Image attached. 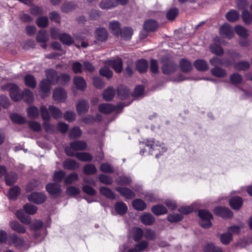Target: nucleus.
Returning a JSON list of instances; mask_svg holds the SVG:
<instances>
[{
    "instance_id": "nucleus-59",
    "label": "nucleus",
    "mask_w": 252,
    "mask_h": 252,
    "mask_svg": "<svg viewBox=\"0 0 252 252\" xmlns=\"http://www.w3.org/2000/svg\"><path fill=\"white\" fill-rule=\"evenodd\" d=\"M211 51L217 55L221 56L223 53L222 48L216 43L212 44L210 46Z\"/></svg>"
},
{
    "instance_id": "nucleus-45",
    "label": "nucleus",
    "mask_w": 252,
    "mask_h": 252,
    "mask_svg": "<svg viewBox=\"0 0 252 252\" xmlns=\"http://www.w3.org/2000/svg\"><path fill=\"white\" fill-rule=\"evenodd\" d=\"M250 63L247 61H240L234 64V68L238 70H245L250 67Z\"/></svg>"
},
{
    "instance_id": "nucleus-7",
    "label": "nucleus",
    "mask_w": 252,
    "mask_h": 252,
    "mask_svg": "<svg viewBox=\"0 0 252 252\" xmlns=\"http://www.w3.org/2000/svg\"><path fill=\"white\" fill-rule=\"evenodd\" d=\"M214 211L215 213L223 218H229L232 216V213L228 208L218 207L214 209Z\"/></svg>"
},
{
    "instance_id": "nucleus-64",
    "label": "nucleus",
    "mask_w": 252,
    "mask_h": 252,
    "mask_svg": "<svg viewBox=\"0 0 252 252\" xmlns=\"http://www.w3.org/2000/svg\"><path fill=\"white\" fill-rule=\"evenodd\" d=\"M36 24L40 28L46 27L48 25V19L47 17H40L36 21Z\"/></svg>"
},
{
    "instance_id": "nucleus-43",
    "label": "nucleus",
    "mask_w": 252,
    "mask_h": 252,
    "mask_svg": "<svg viewBox=\"0 0 252 252\" xmlns=\"http://www.w3.org/2000/svg\"><path fill=\"white\" fill-rule=\"evenodd\" d=\"M60 40L64 44L70 45L73 43V39L69 34L64 33L60 36Z\"/></svg>"
},
{
    "instance_id": "nucleus-22",
    "label": "nucleus",
    "mask_w": 252,
    "mask_h": 252,
    "mask_svg": "<svg viewBox=\"0 0 252 252\" xmlns=\"http://www.w3.org/2000/svg\"><path fill=\"white\" fill-rule=\"evenodd\" d=\"M132 238L135 242H139L144 235L143 230L139 227H134L132 229Z\"/></svg>"
},
{
    "instance_id": "nucleus-26",
    "label": "nucleus",
    "mask_w": 252,
    "mask_h": 252,
    "mask_svg": "<svg viewBox=\"0 0 252 252\" xmlns=\"http://www.w3.org/2000/svg\"><path fill=\"white\" fill-rule=\"evenodd\" d=\"M36 39L39 43H46L49 40V36L46 31L40 30L38 31Z\"/></svg>"
},
{
    "instance_id": "nucleus-55",
    "label": "nucleus",
    "mask_w": 252,
    "mask_h": 252,
    "mask_svg": "<svg viewBox=\"0 0 252 252\" xmlns=\"http://www.w3.org/2000/svg\"><path fill=\"white\" fill-rule=\"evenodd\" d=\"M179 13V10L177 8H172L170 9L166 13V18L168 20L172 21L177 17Z\"/></svg>"
},
{
    "instance_id": "nucleus-52",
    "label": "nucleus",
    "mask_w": 252,
    "mask_h": 252,
    "mask_svg": "<svg viewBox=\"0 0 252 252\" xmlns=\"http://www.w3.org/2000/svg\"><path fill=\"white\" fill-rule=\"evenodd\" d=\"M204 252H222V249L214 246L213 244L206 245L203 249Z\"/></svg>"
},
{
    "instance_id": "nucleus-14",
    "label": "nucleus",
    "mask_w": 252,
    "mask_h": 252,
    "mask_svg": "<svg viewBox=\"0 0 252 252\" xmlns=\"http://www.w3.org/2000/svg\"><path fill=\"white\" fill-rule=\"evenodd\" d=\"M109 65L112 67L117 73H120L123 68V62L121 58L109 61Z\"/></svg>"
},
{
    "instance_id": "nucleus-19",
    "label": "nucleus",
    "mask_w": 252,
    "mask_h": 252,
    "mask_svg": "<svg viewBox=\"0 0 252 252\" xmlns=\"http://www.w3.org/2000/svg\"><path fill=\"white\" fill-rule=\"evenodd\" d=\"M109 29L112 33L116 35H119L120 34L121 29L120 23L118 21H113L109 23Z\"/></svg>"
},
{
    "instance_id": "nucleus-33",
    "label": "nucleus",
    "mask_w": 252,
    "mask_h": 252,
    "mask_svg": "<svg viewBox=\"0 0 252 252\" xmlns=\"http://www.w3.org/2000/svg\"><path fill=\"white\" fill-rule=\"evenodd\" d=\"M194 65L199 71H204L208 68L207 63L203 60H196L194 63Z\"/></svg>"
},
{
    "instance_id": "nucleus-39",
    "label": "nucleus",
    "mask_w": 252,
    "mask_h": 252,
    "mask_svg": "<svg viewBox=\"0 0 252 252\" xmlns=\"http://www.w3.org/2000/svg\"><path fill=\"white\" fill-rule=\"evenodd\" d=\"M10 227L12 230L19 233H24L26 231V228L16 221L10 222Z\"/></svg>"
},
{
    "instance_id": "nucleus-61",
    "label": "nucleus",
    "mask_w": 252,
    "mask_h": 252,
    "mask_svg": "<svg viewBox=\"0 0 252 252\" xmlns=\"http://www.w3.org/2000/svg\"><path fill=\"white\" fill-rule=\"evenodd\" d=\"M20 193V188L17 186L11 188L9 191V198L10 199H15Z\"/></svg>"
},
{
    "instance_id": "nucleus-25",
    "label": "nucleus",
    "mask_w": 252,
    "mask_h": 252,
    "mask_svg": "<svg viewBox=\"0 0 252 252\" xmlns=\"http://www.w3.org/2000/svg\"><path fill=\"white\" fill-rule=\"evenodd\" d=\"M243 200L240 197H234L229 200V204L231 207L235 210H238L242 205Z\"/></svg>"
},
{
    "instance_id": "nucleus-29",
    "label": "nucleus",
    "mask_w": 252,
    "mask_h": 252,
    "mask_svg": "<svg viewBox=\"0 0 252 252\" xmlns=\"http://www.w3.org/2000/svg\"><path fill=\"white\" fill-rule=\"evenodd\" d=\"M148 67V62L146 60L142 59L137 61L136 63V69L140 73L145 72Z\"/></svg>"
},
{
    "instance_id": "nucleus-54",
    "label": "nucleus",
    "mask_w": 252,
    "mask_h": 252,
    "mask_svg": "<svg viewBox=\"0 0 252 252\" xmlns=\"http://www.w3.org/2000/svg\"><path fill=\"white\" fill-rule=\"evenodd\" d=\"M81 133V130L79 127H74L70 130L69 133V137L70 139L77 138L80 137Z\"/></svg>"
},
{
    "instance_id": "nucleus-47",
    "label": "nucleus",
    "mask_w": 252,
    "mask_h": 252,
    "mask_svg": "<svg viewBox=\"0 0 252 252\" xmlns=\"http://www.w3.org/2000/svg\"><path fill=\"white\" fill-rule=\"evenodd\" d=\"M102 9H110L116 6V3L113 0H102L99 3Z\"/></svg>"
},
{
    "instance_id": "nucleus-28",
    "label": "nucleus",
    "mask_w": 252,
    "mask_h": 252,
    "mask_svg": "<svg viewBox=\"0 0 252 252\" xmlns=\"http://www.w3.org/2000/svg\"><path fill=\"white\" fill-rule=\"evenodd\" d=\"M144 29L147 32L155 31L158 27L157 22L153 20H149L144 24Z\"/></svg>"
},
{
    "instance_id": "nucleus-21",
    "label": "nucleus",
    "mask_w": 252,
    "mask_h": 252,
    "mask_svg": "<svg viewBox=\"0 0 252 252\" xmlns=\"http://www.w3.org/2000/svg\"><path fill=\"white\" fill-rule=\"evenodd\" d=\"M71 149L75 151H82L86 149L87 144L83 141H75L70 143Z\"/></svg>"
},
{
    "instance_id": "nucleus-8",
    "label": "nucleus",
    "mask_w": 252,
    "mask_h": 252,
    "mask_svg": "<svg viewBox=\"0 0 252 252\" xmlns=\"http://www.w3.org/2000/svg\"><path fill=\"white\" fill-rule=\"evenodd\" d=\"M116 189L126 199H131L135 196V193L127 188L117 187Z\"/></svg>"
},
{
    "instance_id": "nucleus-49",
    "label": "nucleus",
    "mask_w": 252,
    "mask_h": 252,
    "mask_svg": "<svg viewBox=\"0 0 252 252\" xmlns=\"http://www.w3.org/2000/svg\"><path fill=\"white\" fill-rule=\"evenodd\" d=\"M10 241L16 247H19L23 245L25 242L23 238L19 237L16 234L11 235Z\"/></svg>"
},
{
    "instance_id": "nucleus-9",
    "label": "nucleus",
    "mask_w": 252,
    "mask_h": 252,
    "mask_svg": "<svg viewBox=\"0 0 252 252\" xmlns=\"http://www.w3.org/2000/svg\"><path fill=\"white\" fill-rule=\"evenodd\" d=\"M94 35L95 38L99 41L104 42L108 38L107 30L103 28H99L96 29Z\"/></svg>"
},
{
    "instance_id": "nucleus-3",
    "label": "nucleus",
    "mask_w": 252,
    "mask_h": 252,
    "mask_svg": "<svg viewBox=\"0 0 252 252\" xmlns=\"http://www.w3.org/2000/svg\"><path fill=\"white\" fill-rule=\"evenodd\" d=\"M6 89L9 91V94L12 99L15 101H18L22 99L18 87L15 84H8L6 87Z\"/></svg>"
},
{
    "instance_id": "nucleus-2",
    "label": "nucleus",
    "mask_w": 252,
    "mask_h": 252,
    "mask_svg": "<svg viewBox=\"0 0 252 252\" xmlns=\"http://www.w3.org/2000/svg\"><path fill=\"white\" fill-rule=\"evenodd\" d=\"M198 215L201 219L200 224L204 228H207L211 226L210 220L212 219L213 216L207 210H200L198 211Z\"/></svg>"
},
{
    "instance_id": "nucleus-41",
    "label": "nucleus",
    "mask_w": 252,
    "mask_h": 252,
    "mask_svg": "<svg viewBox=\"0 0 252 252\" xmlns=\"http://www.w3.org/2000/svg\"><path fill=\"white\" fill-rule=\"evenodd\" d=\"M120 34L125 40H129L133 34V30L130 27H126L121 30Z\"/></svg>"
},
{
    "instance_id": "nucleus-10",
    "label": "nucleus",
    "mask_w": 252,
    "mask_h": 252,
    "mask_svg": "<svg viewBox=\"0 0 252 252\" xmlns=\"http://www.w3.org/2000/svg\"><path fill=\"white\" fill-rule=\"evenodd\" d=\"M177 69V65L173 62L164 63L161 70L164 74H169L174 72Z\"/></svg>"
},
{
    "instance_id": "nucleus-15",
    "label": "nucleus",
    "mask_w": 252,
    "mask_h": 252,
    "mask_svg": "<svg viewBox=\"0 0 252 252\" xmlns=\"http://www.w3.org/2000/svg\"><path fill=\"white\" fill-rule=\"evenodd\" d=\"M63 167L65 169L73 170L78 168L79 164L75 160L68 158L63 162Z\"/></svg>"
},
{
    "instance_id": "nucleus-46",
    "label": "nucleus",
    "mask_w": 252,
    "mask_h": 252,
    "mask_svg": "<svg viewBox=\"0 0 252 252\" xmlns=\"http://www.w3.org/2000/svg\"><path fill=\"white\" fill-rule=\"evenodd\" d=\"M99 190L101 194L109 199H113L115 198V194L107 187H102L100 188Z\"/></svg>"
},
{
    "instance_id": "nucleus-32",
    "label": "nucleus",
    "mask_w": 252,
    "mask_h": 252,
    "mask_svg": "<svg viewBox=\"0 0 252 252\" xmlns=\"http://www.w3.org/2000/svg\"><path fill=\"white\" fill-rule=\"evenodd\" d=\"M115 209L116 212L120 215H124L127 210L126 204L123 202H118L115 205Z\"/></svg>"
},
{
    "instance_id": "nucleus-60",
    "label": "nucleus",
    "mask_w": 252,
    "mask_h": 252,
    "mask_svg": "<svg viewBox=\"0 0 252 252\" xmlns=\"http://www.w3.org/2000/svg\"><path fill=\"white\" fill-rule=\"evenodd\" d=\"M232 240V235L229 232L224 233L220 236V241L223 244L228 245Z\"/></svg>"
},
{
    "instance_id": "nucleus-20",
    "label": "nucleus",
    "mask_w": 252,
    "mask_h": 252,
    "mask_svg": "<svg viewBox=\"0 0 252 252\" xmlns=\"http://www.w3.org/2000/svg\"><path fill=\"white\" fill-rule=\"evenodd\" d=\"M141 222L146 225H151L155 221V217L151 214L145 213L140 217Z\"/></svg>"
},
{
    "instance_id": "nucleus-57",
    "label": "nucleus",
    "mask_w": 252,
    "mask_h": 252,
    "mask_svg": "<svg viewBox=\"0 0 252 252\" xmlns=\"http://www.w3.org/2000/svg\"><path fill=\"white\" fill-rule=\"evenodd\" d=\"M242 18L246 24H251L252 23V15L247 10H244L242 13Z\"/></svg>"
},
{
    "instance_id": "nucleus-50",
    "label": "nucleus",
    "mask_w": 252,
    "mask_h": 252,
    "mask_svg": "<svg viewBox=\"0 0 252 252\" xmlns=\"http://www.w3.org/2000/svg\"><path fill=\"white\" fill-rule=\"evenodd\" d=\"M75 157L82 161H90L92 160V156L88 153H76Z\"/></svg>"
},
{
    "instance_id": "nucleus-13",
    "label": "nucleus",
    "mask_w": 252,
    "mask_h": 252,
    "mask_svg": "<svg viewBox=\"0 0 252 252\" xmlns=\"http://www.w3.org/2000/svg\"><path fill=\"white\" fill-rule=\"evenodd\" d=\"M76 107L78 114L81 115L88 112L89 105L87 101L84 100H80L77 104Z\"/></svg>"
},
{
    "instance_id": "nucleus-24",
    "label": "nucleus",
    "mask_w": 252,
    "mask_h": 252,
    "mask_svg": "<svg viewBox=\"0 0 252 252\" xmlns=\"http://www.w3.org/2000/svg\"><path fill=\"white\" fill-rule=\"evenodd\" d=\"M211 73L214 76L219 78L224 77L227 75L226 70L220 66H215L212 68Z\"/></svg>"
},
{
    "instance_id": "nucleus-42",
    "label": "nucleus",
    "mask_w": 252,
    "mask_h": 252,
    "mask_svg": "<svg viewBox=\"0 0 252 252\" xmlns=\"http://www.w3.org/2000/svg\"><path fill=\"white\" fill-rule=\"evenodd\" d=\"M22 95V98L24 99V100L28 103H31L33 100V95L32 91L30 90L26 89L23 93Z\"/></svg>"
},
{
    "instance_id": "nucleus-23",
    "label": "nucleus",
    "mask_w": 252,
    "mask_h": 252,
    "mask_svg": "<svg viewBox=\"0 0 252 252\" xmlns=\"http://www.w3.org/2000/svg\"><path fill=\"white\" fill-rule=\"evenodd\" d=\"M115 91L113 87H109L105 90L103 93V99L107 101L111 100L114 97Z\"/></svg>"
},
{
    "instance_id": "nucleus-37",
    "label": "nucleus",
    "mask_w": 252,
    "mask_h": 252,
    "mask_svg": "<svg viewBox=\"0 0 252 252\" xmlns=\"http://www.w3.org/2000/svg\"><path fill=\"white\" fill-rule=\"evenodd\" d=\"M17 180V176L14 172H10L5 175V181L6 184L8 186H11L14 184Z\"/></svg>"
},
{
    "instance_id": "nucleus-53",
    "label": "nucleus",
    "mask_w": 252,
    "mask_h": 252,
    "mask_svg": "<svg viewBox=\"0 0 252 252\" xmlns=\"http://www.w3.org/2000/svg\"><path fill=\"white\" fill-rule=\"evenodd\" d=\"M235 30L236 33L240 36L245 38L248 36V30L244 27L237 25L235 27Z\"/></svg>"
},
{
    "instance_id": "nucleus-34",
    "label": "nucleus",
    "mask_w": 252,
    "mask_h": 252,
    "mask_svg": "<svg viewBox=\"0 0 252 252\" xmlns=\"http://www.w3.org/2000/svg\"><path fill=\"white\" fill-rule=\"evenodd\" d=\"M152 211L157 216L162 215L167 213V209L162 205L154 206L152 208Z\"/></svg>"
},
{
    "instance_id": "nucleus-51",
    "label": "nucleus",
    "mask_w": 252,
    "mask_h": 252,
    "mask_svg": "<svg viewBox=\"0 0 252 252\" xmlns=\"http://www.w3.org/2000/svg\"><path fill=\"white\" fill-rule=\"evenodd\" d=\"M28 115L29 117L36 119L38 117L39 112L37 107L32 106L28 108L27 110Z\"/></svg>"
},
{
    "instance_id": "nucleus-58",
    "label": "nucleus",
    "mask_w": 252,
    "mask_h": 252,
    "mask_svg": "<svg viewBox=\"0 0 252 252\" xmlns=\"http://www.w3.org/2000/svg\"><path fill=\"white\" fill-rule=\"evenodd\" d=\"M96 171L95 166L92 164L85 165L83 168V172L87 175L94 174L96 172Z\"/></svg>"
},
{
    "instance_id": "nucleus-1",
    "label": "nucleus",
    "mask_w": 252,
    "mask_h": 252,
    "mask_svg": "<svg viewBox=\"0 0 252 252\" xmlns=\"http://www.w3.org/2000/svg\"><path fill=\"white\" fill-rule=\"evenodd\" d=\"M146 146L149 147L150 154L155 155L156 158L167 150L163 143L155 144L153 141H148Z\"/></svg>"
},
{
    "instance_id": "nucleus-62",
    "label": "nucleus",
    "mask_w": 252,
    "mask_h": 252,
    "mask_svg": "<svg viewBox=\"0 0 252 252\" xmlns=\"http://www.w3.org/2000/svg\"><path fill=\"white\" fill-rule=\"evenodd\" d=\"M183 216L179 214H172L168 215L167 220L171 222H177L181 220Z\"/></svg>"
},
{
    "instance_id": "nucleus-40",
    "label": "nucleus",
    "mask_w": 252,
    "mask_h": 252,
    "mask_svg": "<svg viewBox=\"0 0 252 252\" xmlns=\"http://www.w3.org/2000/svg\"><path fill=\"white\" fill-rule=\"evenodd\" d=\"M16 216L18 219L24 224H29L31 223V219L29 217L25 215L22 210H18L16 212Z\"/></svg>"
},
{
    "instance_id": "nucleus-18",
    "label": "nucleus",
    "mask_w": 252,
    "mask_h": 252,
    "mask_svg": "<svg viewBox=\"0 0 252 252\" xmlns=\"http://www.w3.org/2000/svg\"><path fill=\"white\" fill-rule=\"evenodd\" d=\"M116 109V107L109 103L101 104L99 105L98 107L99 111L104 114H110L115 110Z\"/></svg>"
},
{
    "instance_id": "nucleus-48",
    "label": "nucleus",
    "mask_w": 252,
    "mask_h": 252,
    "mask_svg": "<svg viewBox=\"0 0 252 252\" xmlns=\"http://www.w3.org/2000/svg\"><path fill=\"white\" fill-rule=\"evenodd\" d=\"M79 179V176L76 173H72L67 176L64 180V183L65 185L72 184Z\"/></svg>"
},
{
    "instance_id": "nucleus-63",
    "label": "nucleus",
    "mask_w": 252,
    "mask_h": 252,
    "mask_svg": "<svg viewBox=\"0 0 252 252\" xmlns=\"http://www.w3.org/2000/svg\"><path fill=\"white\" fill-rule=\"evenodd\" d=\"M76 7V5L72 2L64 3L61 7V10L64 12H68Z\"/></svg>"
},
{
    "instance_id": "nucleus-35",
    "label": "nucleus",
    "mask_w": 252,
    "mask_h": 252,
    "mask_svg": "<svg viewBox=\"0 0 252 252\" xmlns=\"http://www.w3.org/2000/svg\"><path fill=\"white\" fill-rule=\"evenodd\" d=\"M211 65L215 66L218 65H222L225 66H228L229 63L227 61H225L224 59H220L217 57H214L210 60Z\"/></svg>"
},
{
    "instance_id": "nucleus-5",
    "label": "nucleus",
    "mask_w": 252,
    "mask_h": 252,
    "mask_svg": "<svg viewBox=\"0 0 252 252\" xmlns=\"http://www.w3.org/2000/svg\"><path fill=\"white\" fill-rule=\"evenodd\" d=\"M46 196L42 193L34 192L28 197V200L35 204H41L46 200Z\"/></svg>"
},
{
    "instance_id": "nucleus-44",
    "label": "nucleus",
    "mask_w": 252,
    "mask_h": 252,
    "mask_svg": "<svg viewBox=\"0 0 252 252\" xmlns=\"http://www.w3.org/2000/svg\"><path fill=\"white\" fill-rule=\"evenodd\" d=\"M133 207L137 210L143 211L146 208V204L144 201L140 199H136L133 201Z\"/></svg>"
},
{
    "instance_id": "nucleus-31",
    "label": "nucleus",
    "mask_w": 252,
    "mask_h": 252,
    "mask_svg": "<svg viewBox=\"0 0 252 252\" xmlns=\"http://www.w3.org/2000/svg\"><path fill=\"white\" fill-rule=\"evenodd\" d=\"M239 13L235 10H231L226 14V19L230 22H235L239 18Z\"/></svg>"
},
{
    "instance_id": "nucleus-27",
    "label": "nucleus",
    "mask_w": 252,
    "mask_h": 252,
    "mask_svg": "<svg viewBox=\"0 0 252 252\" xmlns=\"http://www.w3.org/2000/svg\"><path fill=\"white\" fill-rule=\"evenodd\" d=\"M117 92L119 96L122 99L127 98L129 94L128 89L124 85H120L118 87Z\"/></svg>"
},
{
    "instance_id": "nucleus-12",
    "label": "nucleus",
    "mask_w": 252,
    "mask_h": 252,
    "mask_svg": "<svg viewBox=\"0 0 252 252\" xmlns=\"http://www.w3.org/2000/svg\"><path fill=\"white\" fill-rule=\"evenodd\" d=\"M66 97V94L62 88H58L54 91V99L58 101H63Z\"/></svg>"
},
{
    "instance_id": "nucleus-6",
    "label": "nucleus",
    "mask_w": 252,
    "mask_h": 252,
    "mask_svg": "<svg viewBox=\"0 0 252 252\" xmlns=\"http://www.w3.org/2000/svg\"><path fill=\"white\" fill-rule=\"evenodd\" d=\"M220 34L223 38H231L233 36V31L232 28L228 24L221 26L220 29Z\"/></svg>"
},
{
    "instance_id": "nucleus-4",
    "label": "nucleus",
    "mask_w": 252,
    "mask_h": 252,
    "mask_svg": "<svg viewBox=\"0 0 252 252\" xmlns=\"http://www.w3.org/2000/svg\"><path fill=\"white\" fill-rule=\"evenodd\" d=\"M46 190L53 197L59 196L61 192V186L57 183H49L46 186Z\"/></svg>"
},
{
    "instance_id": "nucleus-36",
    "label": "nucleus",
    "mask_w": 252,
    "mask_h": 252,
    "mask_svg": "<svg viewBox=\"0 0 252 252\" xmlns=\"http://www.w3.org/2000/svg\"><path fill=\"white\" fill-rule=\"evenodd\" d=\"M230 81L234 85L240 84L243 81V77L241 75L238 73H234L229 76Z\"/></svg>"
},
{
    "instance_id": "nucleus-56",
    "label": "nucleus",
    "mask_w": 252,
    "mask_h": 252,
    "mask_svg": "<svg viewBox=\"0 0 252 252\" xmlns=\"http://www.w3.org/2000/svg\"><path fill=\"white\" fill-rule=\"evenodd\" d=\"M49 110L55 119H59L62 117V113L60 109L55 106L50 105Z\"/></svg>"
},
{
    "instance_id": "nucleus-16",
    "label": "nucleus",
    "mask_w": 252,
    "mask_h": 252,
    "mask_svg": "<svg viewBox=\"0 0 252 252\" xmlns=\"http://www.w3.org/2000/svg\"><path fill=\"white\" fill-rule=\"evenodd\" d=\"M52 84L49 82V81L46 79L43 80L39 84V87L41 91L44 94L42 97L47 96L51 90V87Z\"/></svg>"
},
{
    "instance_id": "nucleus-11",
    "label": "nucleus",
    "mask_w": 252,
    "mask_h": 252,
    "mask_svg": "<svg viewBox=\"0 0 252 252\" xmlns=\"http://www.w3.org/2000/svg\"><path fill=\"white\" fill-rule=\"evenodd\" d=\"M46 75L47 80L50 84H56L59 81V75L57 71L53 69H48L46 71Z\"/></svg>"
},
{
    "instance_id": "nucleus-30",
    "label": "nucleus",
    "mask_w": 252,
    "mask_h": 252,
    "mask_svg": "<svg viewBox=\"0 0 252 252\" xmlns=\"http://www.w3.org/2000/svg\"><path fill=\"white\" fill-rule=\"evenodd\" d=\"M74 83L78 90H83L86 87V82L81 76H75L74 78Z\"/></svg>"
},
{
    "instance_id": "nucleus-17",
    "label": "nucleus",
    "mask_w": 252,
    "mask_h": 252,
    "mask_svg": "<svg viewBox=\"0 0 252 252\" xmlns=\"http://www.w3.org/2000/svg\"><path fill=\"white\" fill-rule=\"evenodd\" d=\"M179 64L181 71L184 73L190 72L192 68L191 63L185 59H181Z\"/></svg>"
},
{
    "instance_id": "nucleus-38",
    "label": "nucleus",
    "mask_w": 252,
    "mask_h": 252,
    "mask_svg": "<svg viewBox=\"0 0 252 252\" xmlns=\"http://www.w3.org/2000/svg\"><path fill=\"white\" fill-rule=\"evenodd\" d=\"M24 81L26 86L34 88L36 86V81L33 76L28 74L24 77Z\"/></svg>"
}]
</instances>
